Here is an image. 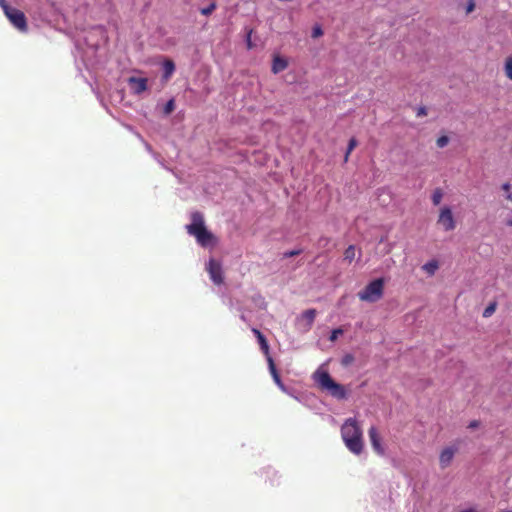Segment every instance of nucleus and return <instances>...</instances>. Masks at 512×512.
I'll use <instances>...</instances> for the list:
<instances>
[{
  "instance_id": "obj_1",
  "label": "nucleus",
  "mask_w": 512,
  "mask_h": 512,
  "mask_svg": "<svg viewBox=\"0 0 512 512\" xmlns=\"http://www.w3.org/2000/svg\"><path fill=\"white\" fill-rule=\"evenodd\" d=\"M342 439L348 450L356 455L362 453L364 448L363 433L355 418H348L341 427Z\"/></svg>"
},
{
  "instance_id": "obj_2",
  "label": "nucleus",
  "mask_w": 512,
  "mask_h": 512,
  "mask_svg": "<svg viewBox=\"0 0 512 512\" xmlns=\"http://www.w3.org/2000/svg\"><path fill=\"white\" fill-rule=\"evenodd\" d=\"M191 223L186 225V231L188 234L194 236L203 247L216 244L215 236L206 229L204 223V216L199 211H194L190 215Z\"/></svg>"
},
{
  "instance_id": "obj_3",
  "label": "nucleus",
  "mask_w": 512,
  "mask_h": 512,
  "mask_svg": "<svg viewBox=\"0 0 512 512\" xmlns=\"http://www.w3.org/2000/svg\"><path fill=\"white\" fill-rule=\"evenodd\" d=\"M314 380L322 391L327 392L337 400H344L347 398L348 393L345 387L334 381L327 371L315 372Z\"/></svg>"
},
{
  "instance_id": "obj_4",
  "label": "nucleus",
  "mask_w": 512,
  "mask_h": 512,
  "mask_svg": "<svg viewBox=\"0 0 512 512\" xmlns=\"http://www.w3.org/2000/svg\"><path fill=\"white\" fill-rule=\"evenodd\" d=\"M384 291V280L378 278L371 281L362 291L358 293V297L361 301L365 302H376L382 298Z\"/></svg>"
},
{
  "instance_id": "obj_5",
  "label": "nucleus",
  "mask_w": 512,
  "mask_h": 512,
  "mask_svg": "<svg viewBox=\"0 0 512 512\" xmlns=\"http://www.w3.org/2000/svg\"><path fill=\"white\" fill-rule=\"evenodd\" d=\"M437 224L446 232L453 231L456 228V220L451 207L445 205L440 208Z\"/></svg>"
},
{
  "instance_id": "obj_6",
  "label": "nucleus",
  "mask_w": 512,
  "mask_h": 512,
  "mask_svg": "<svg viewBox=\"0 0 512 512\" xmlns=\"http://www.w3.org/2000/svg\"><path fill=\"white\" fill-rule=\"evenodd\" d=\"M5 16L21 32L28 30L26 16L21 10L12 7L9 11H6Z\"/></svg>"
},
{
  "instance_id": "obj_7",
  "label": "nucleus",
  "mask_w": 512,
  "mask_h": 512,
  "mask_svg": "<svg viewBox=\"0 0 512 512\" xmlns=\"http://www.w3.org/2000/svg\"><path fill=\"white\" fill-rule=\"evenodd\" d=\"M458 452L456 445L444 447L439 454V465L441 469L449 467L454 459L455 454Z\"/></svg>"
},
{
  "instance_id": "obj_8",
  "label": "nucleus",
  "mask_w": 512,
  "mask_h": 512,
  "mask_svg": "<svg viewBox=\"0 0 512 512\" xmlns=\"http://www.w3.org/2000/svg\"><path fill=\"white\" fill-rule=\"evenodd\" d=\"M207 270L214 284L220 285L223 283L222 267L219 262L214 259H210Z\"/></svg>"
},
{
  "instance_id": "obj_9",
  "label": "nucleus",
  "mask_w": 512,
  "mask_h": 512,
  "mask_svg": "<svg viewBox=\"0 0 512 512\" xmlns=\"http://www.w3.org/2000/svg\"><path fill=\"white\" fill-rule=\"evenodd\" d=\"M368 434L372 448L375 451V453H377L380 456H383L385 454V449L381 443V437L378 433L377 428L374 426L370 427Z\"/></svg>"
},
{
  "instance_id": "obj_10",
  "label": "nucleus",
  "mask_w": 512,
  "mask_h": 512,
  "mask_svg": "<svg viewBox=\"0 0 512 512\" xmlns=\"http://www.w3.org/2000/svg\"><path fill=\"white\" fill-rule=\"evenodd\" d=\"M129 85L133 89L134 93L141 94L147 89V79L146 78H138V77H130L128 79Z\"/></svg>"
},
{
  "instance_id": "obj_11",
  "label": "nucleus",
  "mask_w": 512,
  "mask_h": 512,
  "mask_svg": "<svg viewBox=\"0 0 512 512\" xmlns=\"http://www.w3.org/2000/svg\"><path fill=\"white\" fill-rule=\"evenodd\" d=\"M268 363H269V370L273 377L274 382L281 390L286 391V387H285L284 383L282 382L280 375H279V373L276 369V366L274 364V361L271 357H268Z\"/></svg>"
},
{
  "instance_id": "obj_12",
  "label": "nucleus",
  "mask_w": 512,
  "mask_h": 512,
  "mask_svg": "<svg viewBox=\"0 0 512 512\" xmlns=\"http://www.w3.org/2000/svg\"><path fill=\"white\" fill-rule=\"evenodd\" d=\"M288 66V62L281 58L280 56H275L272 63V72L277 74L283 70H285Z\"/></svg>"
},
{
  "instance_id": "obj_13",
  "label": "nucleus",
  "mask_w": 512,
  "mask_h": 512,
  "mask_svg": "<svg viewBox=\"0 0 512 512\" xmlns=\"http://www.w3.org/2000/svg\"><path fill=\"white\" fill-rule=\"evenodd\" d=\"M252 332L257 337L261 350L265 353H269V345L265 336L256 328L252 329Z\"/></svg>"
},
{
  "instance_id": "obj_14",
  "label": "nucleus",
  "mask_w": 512,
  "mask_h": 512,
  "mask_svg": "<svg viewBox=\"0 0 512 512\" xmlns=\"http://www.w3.org/2000/svg\"><path fill=\"white\" fill-rule=\"evenodd\" d=\"M163 78L168 80L175 71V64L172 60L167 59L163 63Z\"/></svg>"
},
{
  "instance_id": "obj_15",
  "label": "nucleus",
  "mask_w": 512,
  "mask_h": 512,
  "mask_svg": "<svg viewBox=\"0 0 512 512\" xmlns=\"http://www.w3.org/2000/svg\"><path fill=\"white\" fill-rule=\"evenodd\" d=\"M443 196H444V193L441 188L434 189V191L431 195V201H432L433 205L438 206L441 203Z\"/></svg>"
},
{
  "instance_id": "obj_16",
  "label": "nucleus",
  "mask_w": 512,
  "mask_h": 512,
  "mask_svg": "<svg viewBox=\"0 0 512 512\" xmlns=\"http://www.w3.org/2000/svg\"><path fill=\"white\" fill-rule=\"evenodd\" d=\"M439 265H438V262L436 260H431L427 263H425L422 267V269L424 271H426L429 275H434L435 272L437 271Z\"/></svg>"
},
{
  "instance_id": "obj_17",
  "label": "nucleus",
  "mask_w": 512,
  "mask_h": 512,
  "mask_svg": "<svg viewBox=\"0 0 512 512\" xmlns=\"http://www.w3.org/2000/svg\"><path fill=\"white\" fill-rule=\"evenodd\" d=\"M356 248L354 245H349L344 252V260L351 263L355 259Z\"/></svg>"
},
{
  "instance_id": "obj_18",
  "label": "nucleus",
  "mask_w": 512,
  "mask_h": 512,
  "mask_svg": "<svg viewBox=\"0 0 512 512\" xmlns=\"http://www.w3.org/2000/svg\"><path fill=\"white\" fill-rule=\"evenodd\" d=\"M316 314L317 312L315 309H308L303 312L302 316L304 319L308 321V324L311 326L315 320Z\"/></svg>"
},
{
  "instance_id": "obj_19",
  "label": "nucleus",
  "mask_w": 512,
  "mask_h": 512,
  "mask_svg": "<svg viewBox=\"0 0 512 512\" xmlns=\"http://www.w3.org/2000/svg\"><path fill=\"white\" fill-rule=\"evenodd\" d=\"M216 7V3L212 2L209 6L201 8L200 13L204 16H209L215 11Z\"/></svg>"
},
{
  "instance_id": "obj_20",
  "label": "nucleus",
  "mask_w": 512,
  "mask_h": 512,
  "mask_svg": "<svg viewBox=\"0 0 512 512\" xmlns=\"http://www.w3.org/2000/svg\"><path fill=\"white\" fill-rule=\"evenodd\" d=\"M357 146V140L355 138H351L348 143L347 151L345 154V161L348 160V157L350 153L354 150V148Z\"/></svg>"
},
{
  "instance_id": "obj_21",
  "label": "nucleus",
  "mask_w": 512,
  "mask_h": 512,
  "mask_svg": "<svg viewBox=\"0 0 512 512\" xmlns=\"http://www.w3.org/2000/svg\"><path fill=\"white\" fill-rule=\"evenodd\" d=\"M505 73H506V76L512 80V57H509L507 60H506V63H505Z\"/></svg>"
},
{
  "instance_id": "obj_22",
  "label": "nucleus",
  "mask_w": 512,
  "mask_h": 512,
  "mask_svg": "<svg viewBox=\"0 0 512 512\" xmlns=\"http://www.w3.org/2000/svg\"><path fill=\"white\" fill-rule=\"evenodd\" d=\"M175 109V102L173 99H170L164 106V113L166 115L171 114Z\"/></svg>"
},
{
  "instance_id": "obj_23",
  "label": "nucleus",
  "mask_w": 512,
  "mask_h": 512,
  "mask_svg": "<svg viewBox=\"0 0 512 512\" xmlns=\"http://www.w3.org/2000/svg\"><path fill=\"white\" fill-rule=\"evenodd\" d=\"M496 310V303H491L489 304L484 312H483V317L487 318V317H490Z\"/></svg>"
},
{
  "instance_id": "obj_24",
  "label": "nucleus",
  "mask_w": 512,
  "mask_h": 512,
  "mask_svg": "<svg viewBox=\"0 0 512 512\" xmlns=\"http://www.w3.org/2000/svg\"><path fill=\"white\" fill-rule=\"evenodd\" d=\"M448 143H449V138H448V136H446V135H442V136H440V137L436 140V145H437L439 148H444Z\"/></svg>"
},
{
  "instance_id": "obj_25",
  "label": "nucleus",
  "mask_w": 512,
  "mask_h": 512,
  "mask_svg": "<svg viewBox=\"0 0 512 512\" xmlns=\"http://www.w3.org/2000/svg\"><path fill=\"white\" fill-rule=\"evenodd\" d=\"M511 185L510 183L506 182L502 185V189L506 192V199L510 202H512V193H510Z\"/></svg>"
},
{
  "instance_id": "obj_26",
  "label": "nucleus",
  "mask_w": 512,
  "mask_h": 512,
  "mask_svg": "<svg viewBox=\"0 0 512 512\" xmlns=\"http://www.w3.org/2000/svg\"><path fill=\"white\" fill-rule=\"evenodd\" d=\"M323 35V30L322 28L319 26V25H316L313 30H312V37L313 38H318V37H321Z\"/></svg>"
},
{
  "instance_id": "obj_27",
  "label": "nucleus",
  "mask_w": 512,
  "mask_h": 512,
  "mask_svg": "<svg viewBox=\"0 0 512 512\" xmlns=\"http://www.w3.org/2000/svg\"><path fill=\"white\" fill-rule=\"evenodd\" d=\"M302 253V250L301 249H296V250H291V251H287L283 254V256L285 258H290V257H294V256H297L299 254Z\"/></svg>"
},
{
  "instance_id": "obj_28",
  "label": "nucleus",
  "mask_w": 512,
  "mask_h": 512,
  "mask_svg": "<svg viewBox=\"0 0 512 512\" xmlns=\"http://www.w3.org/2000/svg\"><path fill=\"white\" fill-rule=\"evenodd\" d=\"M342 333H343L342 329H339V328L334 329L330 335V340L335 341L338 338V336Z\"/></svg>"
},
{
  "instance_id": "obj_29",
  "label": "nucleus",
  "mask_w": 512,
  "mask_h": 512,
  "mask_svg": "<svg viewBox=\"0 0 512 512\" xmlns=\"http://www.w3.org/2000/svg\"><path fill=\"white\" fill-rule=\"evenodd\" d=\"M0 7L2 8L4 14H6V11H9L12 7L8 5L6 0H0Z\"/></svg>"
},
{
  "instance_id": "obj_30",
  "label": "nucleus",
  "mask_w": 512,
  "mask_h": 512,
  "mask_svg": "<svg viewBox=\"0 0 512 512\" xmlns=\"http://www.w3.org/2000/svg\"><path fill=\"white\" fill-rule=\"evenodd\" d=\"M353 356L352 355H345L342 359V364L343 365H349L352 361H353Z\"/></svg>"
},
{
  "instance_id": "obj_31",
  "label": "nucleus",
  "mask_w": 512,
  "mask_h": 512,
  "mask_svg": "<svg viewBox=\"0 0 512 512\" xmlns=\"http://www.w3.org/2000/svg\"><path fill=\"white\" fill-rule=\"evenodd\" d=\"M427 115V109L425 107H419L417 110V116L423 117Z\"/></svg>"
},
{
  "instance_id": "obj_32",
  "label": "nucleus",
  "mask_w": 512,
  "mask_h": 512,
  "mask_svg": "<svg viewBox=\"0 0 512 512\" xmlns=\"http://www.w3.org/2000/svg\"><path fill=\"white\" fill-rule=\"evenodd\" d=\"M475 8V4L474 2L471 0L468 5H467V8H466V12L467 13H471Z\"/></svg>"
},
{
  "instance_id": "obj_33",
  "label": "nucleus",
  "mask_w": 512,
  "mask_h": 512,
  "mask_svg": "<svg viewBox=\"0 0 512 512\" xmlns=\"http://www.w3.org/2000/svg\"><path fill=\"white\" fill-rule=\"evenodd\" d=\"M480 425V422L478 420H473L469 423L468 428L474 429L477 428Z\"/></svg>"
},
{
  "instance_id": "obj_34",
  "label": "nucleus",
  "mask_w": 512,
  "mask_h": 512,
  "mask_svg": "<svg viewBox=\"0 0 512 512\" xmlns=\"http://www.w3.org/2000/svg\"><path fill=\"white\" fill-rule=\"evenodd\" d=\"M506 224H507L508 226H511V227H512V218H511V219H508V220L506 221Z\"/></svg>"
},
{
  "instance_id": "obj_35",
  "label": "nucleus",
  "mask_w": 512,
  "mask_h": 512,
  "mask_svg": "<svg viewBox=\"0 0 512 512\" xmlns=\"http://www.w3.org/2000/svg\"><path fill=\"white\" fill-rule=\"evenodd\" d=\"M248 47H251L250 36H248Z\"/></svg>"
}]
</instances>
